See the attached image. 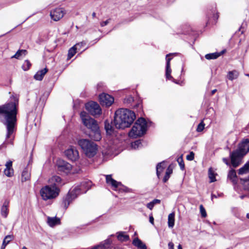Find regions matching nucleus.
Segmentation results:
<instances>
[{"instance_id": "f257e3e1", "label": "nucleus", "mask_w": 249, "mask_h": 249, "mask_svg": "<svg viewBox=\"0 0 249 249\" xmlns=\"http://www.w3.org/2000/svg\"><path fill=\"white\" fill-rule=\"evenodd\" d=\"M136 118L135 113L127 109L120 108L115 113L114 124L116 128L128 127Z\"/></svg>"}, {"instance_id": "f03ea898", "label": "nucleus", "mask_w": 249, "mask_h": 249, "mask_svg": "<svg viewBox=\"0 0 249 249\" xmlns=\"http://www.w3.org/2000/svg\"><path fill=\"white\" fill-rule=\"evenodd\" d=\"M80 117L84 125L90 130L89 137L94 141H100L102 137L97 121L89 116L85 111L81 112Z\"/></svg>"}, {"instance_id": "7ed1b4c3", "label": "nucleus", "mask_w": 249, "mask_h": 249, "mask_svg": "<svg viewBox=\"0 0 249 249\" xmlns=\"http://www.w3.org/2000/svg\"><path fill=\"white\" fill-rule=\"evenodd\" d=\"M249 151V140L243 141L235 151L230 152V156L231 164L234 167H236L241 163L243 156Z\"/></svg>"}, {"instance_id": "20e7f679", "label": "nucleus", "mask_w": 249, "mask_h": 249, "mask_svg": "<svg viewBox=\"0 0 249 249\" xmlns=\"http://www.w3.org/2000/svg\"><path fill=\"white\" fill-rule=\"evenodd\" d=\"M147 127V124L146 120L143 118H139L135 123L129 132V136L133 138L141 137L145 133Z\"/></svg>"}, {"instance_id": "39448f33", "label": "nucleus", "mask_w": 249, "mask_h": 249, "mask_svg": "<svg viewBox=\"0 0 249 249\" xmlns=\"http://www.w3.org/2000/svg\"><path fill=\"white\" fill-rule=\"evenodd\" d=\"M78 144L88 157H92L97 153V144L88 139H82L79 140L78 141Z\"/></svg>"}, {"instance_id": "423d86ee", "label": "nucleus", "mask_w": 249, "mask_h": 249, "mask_svg": "<svg viewBox=\"0 0 249 249\" xmlns=\"http://www.w3.org/2000/svg\"><path fill=\"white\" fill-rule=\"evenodd\" d=\"M40 195L44 200L52 199L56 197L59 193L58 187L46 185L40 190Z\"/></svg>"}, {"instance_id": "0eeeda50", "label": "nucleus", "mask_w": 249, "mask_h": 249, "mask_svg": "<svg viewBox=\"0 0 249 249\" xmlns=\"http://www.w3.org/2000/svg\"><path fill=\"white\" fill-rule=\"evenodd\" d=\"M90 184L91 182L89 181L83 182L80 186H77L73 189L71 190L68 193L71 195L74 199L77 197L78 195L82 193H85L90 188Z\"/></svg>"}, {"instance_id": "6e6552de", "label": "nucleus", "mask_w": 249, "mask_h": 249, "mask_svg": "<svg viewBox=\"0 0 249 249\" xmlns=\"http://www.w3.org/2000/svg\"><path fill=\"white\" fill-rule=\"evenodd\" d=\"M86 109L93 116L99 115L102 113L100 106L96 102H90L85 105Z\"/></svg>"}, {"instance_id": "1a4fd4ad", "label": "nucleus", "mask_w": 249, "mask_h": 249, "mask_svg": "<svg viewBox=\"0 0 249 249\" xmlns=\"http://www.w3.org/2000/svg\"><path fill=\"white\" fill-rule=\"evenodd\" d=\"M56 165L58 171L64 172L65 174L70 173L72 169L71 164L61 159L57 160Z\"/></svg>"}, {"instance_id": "9d476101", "label": "nucleus", "mask_w": 249, "mask_h": 249, "mask_svg": "<svg viewBox=\"0 0 249 249\" xmlns=\"http://www.w3.org/2000/svg\"><path fill=\"white\" fill-rule=\"evenodd\" d=\"M65 14V10L63 8H56L51 11L50 15L52 19L57 21L61 19Z\"/></svg>"}, {"instance_id": "9b49d317", "label": "nucleus", "mask_w": 249, "mask_h": 249, "mask_svg": "<svg viewBox=\"0 0 249 249\" xmlns=\"http://www.w3.org/2000/svg\"><path fill=\"white\" fill-rule=\"evenodd\" d=\"M99 101L103 106L109 107L114 102V98L106 93H102L99 95Z\"/></svg>"}, {"instance_id": "f8f14e48", "label": "nucleus", "mask_w": 249, "mask_h": 249, "mask_svg": "<svg viewBox=\"0 0 249 249\" xmlns=\"http://www.w3.org/2000/svg\"><path fill=\"white\" fill-rule=\"evenodd\" d=\"M65 155L71 160L75 161L79 158V153L74 147H71L65 152Z\"/></svg>"}, {"instance_id": "ddd939ff", "label": "nucleus", "mask_w": 249, "mask_h": 249, "mask_svg": "<svg viewBox=\"0 0 249 249\" xmlns=\"http://www.w3.org/2000/svg\"><path fill=\"white\" fill-rule=\"evenodd\" d=\"M172 54L169 53L166 55V72H165V76L166 78L169 80H172L174 82L177 83L175 81V79L171 75V69L170 67V61L172 59L171 58H168V57L171 55Z\"/></svg>"}, {"instance_id": "4468645a", "label": "nucleus", "mask_w": 249, "mask_h": 249, "mask_svg": "<svg viewBox=\"0 0 249 249\" xmlns=\"http://www.w3.org/2000/svg\"><path fill=\"white\" fill-rule=\"evenodd\" d=\"M106 178L107 183L111 185L115 190H117V189L121 185V182L112 178L111 175H106Z\"/></svg>"}, {"instance_id": "2eb2a0df", "label": "nucleus", "mask_w": 249, "mask_h": 249, "mask_svg": "<svg viewBox=\"0 0 249 249\" xmlns=\"http://www.w3.org/2000/svg\"><path fill=\"white\" fill-rule=\"evenodd\" d=\"M9 204V201L7 200H5L3 202V205L2 206L1 208V214L4 218H6L8 214Z\"/></svg>"}, {"instance_id": "dca6fc26", "label": "nucleus", "mask_w": 249, "mask_h": 249, "mask_svg": "<svg viewBox=\"0 0 249 249\" xmlns=\"http://www.w3.org/2000/svg\"><path fill=\"white\" fill-rule=\"evenodd\" d=\"M61 181L60 177L57 176H53L49 180L50 183L52 184L51 186L56 187L61 184Z\"/></svg>"}, {"instance_id": "f3484780", "label": "nucleus", "mask_w": 249, "mask_h": 249, "mask_svg": "<svg viewBox=\"0 0 249 249\" xmlns=\"http://www.w3.org/2000/svg\"><path fill=\"white\" fill-rule=\"evenodd\" d=\"M74 199L72 198V196L70 195L69 193L67 195V196L63 198L62 205L65 209H67L70 204L72 201Z\"/></svg>"}, {"instance_id": "a211bd4d", "label": "nucleus", "mask_w": 249, "mask_h": 249, "mask_svg": "<svg viewBox=\"0 0 249 249\" xmlns=\"http://www.w3.org/2000/svg\"><path fill=\"white\" fill-rule=\"evenodd\" d=\"M47 223L50 227H53L56 225H59L60 223V220L59 218L55 217H48L47 218Z\"/></svg>"}, {"instance_id": "6ab92c4d", "label": "nucleus", "mask_w": 249, "mask_h": 249, "mask_svg": "<svg viewBox=\"0 0 249 249\" xmlns=\"http://www.w3.org/2000/svg\"><path fill=\"white\" fill-rule=\"evenodd\" d=\"M47 71L48 70L47 68H44L43 70L38 71L34 75L35 79L39 81L42 80L44 76L47 73Z\"/></svg>"}, {"instance_id": "aec40b11", "label": "nucleus", "mask_w": 249, "mask_h": 249, "mask_svg": "<svg viewBox=\"0 0 249 249\" xmlns=\"http://www.w3.org/2000/svg\"><path fill=\"white\" fill-rule=\"evenodd\" d=\"M30 178V172L27 168H25L21 175V181L22 182L27 181Z\"/></svg>"}, {"instance_id": "412c9836", "label": "nucleus", "mask_w": 249, "mask_h": 249, "mask_svg": "<svg viewBox=\"0 0 249 249\" xmlns=\"http://www.w3.org/2000/svg\"><path fill=\"white\" fill-rule=\"evenodd\" d=\"M166 165H165L164 161H162L158 164L157 165L156 170H157V175L159 178H160V174L162 172L163 170L165 168Z\"/></svg>"}, {"instance_id": "4be33fe9", "label": "nucleus", "mask_w": 249, "mask_h": 249, "mask_svg": "<svg viewBox=\"0 0 249 249\" xmlns=\"http://www.w3.org/2000/svg\"><path fill=\"white\" fill-rule=\"evenodd\" d=\"M82 44V43H78L69 49L68 54V59H71L72 56H73L76 53V50L77 49V47L81 45Z\"/></svg>"}, {"instance_id": "5701e85b", "label": "nucleus", "mask_w": 249, "mask_h": 249, "mask_svg": "<svg viewBox=\"0 0 249 249\" xmlns=\"http://www.w3.org/2000/svg\"><path fill=\"white\" fill-rule=\"evenodd\" d=\"M249 173V160L238 170V174L242 175Z\"/></svg>"}, {"instance_id": "b1692460", "label": "nucleus", "mask_w": 249, "mask_h": 249, "mask_svg": "<svg viewBox=\"0 0 249 249\" xmlns=\"http://www.w3.org/2000/svg\"><path fill=\"white\" fill-rule=\"evenodd\" d=\"M133 244L138 248L141 249H146V247L144 244H143L142 241L139 239L138 238H135L133 241Z\"/></svg>"}, {"instance_id": "393cba45", "label": "nucleus", "mask_w": 249, "mask_h": 249, "mask_svg": "<svg viewBox=\"0 0 249 249\" xmlns=\"http://www.w3.org/2000/svg\"><path fill=\"white\" fill-rule=\"evenodd\" d=\"M105 128L108 134L111 135L113 132V127L107 120L105 122Z\"/></svg>"}, {"instance_id": "a878e982", "label": "nucleus", "mask_w": 249, "mask_h": 249, "mask_svg": "<svg viewBox=\"0 0 249 249\" xmlns=\"http://www.w3.org/2000/svg\"><path fill=\"white\" fill-rule=\"evenodd\" d=\"M238 76L239 72L235 70L229 71L227 75L228 78L231 81L237 79Z\"/></svg>"}, {"instance_id": "bb28decb", "label": "nucleus", "mask_w": 249, "mask_h": 249, "mask_svg": "<svg viewBox=\"0 0 249 249\" xmlns=\"http://www.w3.org/2000/svg\"><path fill=\"white\" fill-rule=\"evenodd\" d=\"M228 177L230 180H231L233 183H236L237 176L234 170H231L230 171L228 175Z\"/></svg>"}, {"instance_id": "cd10ccee", "label": "nucleus", "mask_w": 249, "mask_h": 249, "mask_svg": "<svg viewBox=\"0 0 249 249\" xmlns=\"http://www.w3.org/2000/svg\"><path fill=\"white\" fill-rule=\"evenodd\" d=\"M175 224V214L171 213L168 216V225L169 228H173Z\"/></svg>"}, {"instance_id": "c85d7f7f", "label": "nucleus", "mask_w": 249, "mask_h": 249, "mask_svg": "<svg viewBox=\"0 0 249 249\" xmlns=\"http://www.w3.org/2000/svg\"><path fill=\"white\" fill-rule=\"evenodd\" d=\"M117 238L121 241H126L128 240L129 236L125 234L124 232L121 231L118 233Z\"/></svg>"}, {"instance_id": "c756f323", "label": "nucleus", "mask_w": 249, "mask_h": 249, "mask_svg": "<svg viewBox=\"0 0 249 249\" xmlns=\"http://www.w3.org/2000/svg\"><path fill=\"white\" fill-rule=\"evenodd\" d=\"M13 239H14V237H13V235H8L6 236L3 241L2 245L1 246V249H4L5 248L6 246L11 241H12Z\"/></svg>"}, {"instance_id": "7c9ffc66", "label": "nucleus", "mask_w": 249, "mask_h": 249, "mask_svg": "<svg viewBox=\"0 0 249 249\" xmlns=\"http://www.w3.org/2000/svg\"><path fill=\"white\" fill-rule=\"evenodd\" d=\"M220 55L221 53H214L206 54L205 57L208 60L214 59H216Z\"/></svg>"}, {"instance_id": "2f4dec72", "label": "nucleus", "mask_w": 249, "mask_h": 249, "mask_svg": "<svg viewBox=\"0 0 249 249\" xmlns=\"http://www.w3.org/2000/svg\"><path fill=\"white\" fill-rule=\"evenodd\" d=\"M27 53L26 50H19L17 53L12 56V58H15L16 59H19L20 57L22 55H25Z\"/></svg>"}, {"instance_id": "473e14b6", "label": "nucleus", "mask_w": 249, "mask_h": 249, "mask_svg": "<svg viewBox=\"0 0 249 249\" xmlns=\"http://www.w3.org/2000/svg\"><path fill=\"white\" fill-rule=\"evenodd\" d=\"M242 183L244 186V188L249 191V178H240Z\"/></svg>"}, {"instance_id": "72a5a7b5", "label": "nucleus", "mask_w": 249, "mask_h": 249, "mask_svg": "<svg viewBox=\"0 0 249 249\" xmlns=\"http://www.w3.org/2000/svg\"><path fill=\"white\" fill-rule=\"evenodd\" d=\"M215 174L214 173V171L213 170L212 168H209V178L210 179V182H213L216 181Z\"/></svg>"}, {"instance_id": "f704fd0d", "label": "nucleus", "mask_w": 249, "mask_h": 249, "mask_svg": "<svg viewBox=\"0 0 249 249\" xmlns=\"http://www.w3.org/2000/svg\"><path fill=\"white\" fill-rule=\"evenodd\" d=\"M4 173L6 176L10 177L13 175L14 170L13 168H5Z\"/></svg>"}, {"instance_id": "c9c22d12", "label": "nucleus", "mask_w": 249, "mask_h": 249, "mask_svg": "<svg viewBox=\"0 0 249 249\" xmlns=\"http://www.w3.org/2000/svg\"><path fill=\"white\" fill-rule=\"evenodd\" d=\"M31 66V64L30 61L28 60H26L22 65V69L24 71H27L30 69Z\"/></svg>"}, {"instance_id": "e433bc0d", "label": "nucleus", "mask_w": 249, "mask_h": 249, "mask_svg": "<svg viewBox=\"0 0 249 249\" xmlns=\"http://www.w3.org/2000/svg\"><path fill=\"white\" fill-rule=\"evenodd\" d=\"M141 145H142V143H141V141L138 140V141H136L135 142H134L131 143V147L133 149H137V148H139L141 146Z\"/></svg>"}, {"instance_id": "4c0bfd02", "label": "nucleus", "mask_w": 249, "mask_h": 249, "mask_svg": "<svg viewBox=\"0 0 249 249\" xmlns=\"http://www.w3.org/2000/svg\"><path fill=\"white\" fill-rule=\"evenodd\" d=\"M199 209L201 216L202 217H206L207 216V213L203 206L202 205H200L199 206Z\"/></svg>"}, {"instance_id": "58836bf2", "label": "nucleus", "mask_w": 249, "mask_h": 249, "mask_svg": "<svg viewBox=\"0 0 249 249\" xmlns=\"http://www.w3.org/2000/svg\"><path fill=\"white\" fill-rule=\"evenodd\" d=\"M205 124L203 122H201L200 123L198 124L197 125L196 131L197 132H201L204 128Z\"/></svg>"}, {"instance_id": "ea45409f", "label": "nucleus", "mask_w": 249, "mask_h": 249, "mask_svg": "<svg viewBox=\"0 0 249 249\" xmlns=\"http://www.w3.org/2000/svg\"><path fill=\"white\" fill-rule=\"evenodd\" d=\"M195 154L193 152H190L189 154L186 156V159L187 160L191 161L194 159Z\"/></svg>"}, {"instance_id": "a19ab883", "label": "nucleus", "mask_w": 249, "mask_h": 249, "mask_svg": "<svg viewBox=\"0 0 249 249\" xmlns=\"http://www.w3.org/2000/svg\"><path fill=\"white\" fill-rule=\"evenodd\" d=\"M133 101V98L131 96H129L124 99V103L130 104Z\"/></svg>"}, {"instance_id": "79ce46f5", "label": "nucleus", "mask_w": 249, "mask_h": 249, "mask_svg": "<svg viewBox=\"0 0 249 249\" xmlns=\"http://www.w3.org/2000/svg\"><path fill=\"white\" fill-rule=\"evenodd\" d=\"M178 161L179 163L181 169L183 170L184 168V164L183 163L182 158H178Z\"/></svg>"}, {"instance_id": "37998d69", "label": "nucleus", "mask_w": 249, "mask_h": 249, "mask_svg": "<svg viewBox=\"0 0 249 249\" xmlns=\"http://www.w3.org/2000/svg\"><path fill=\"white\" fill-rule=\"evenodd\" d=\"M169 249H174V244L172 242H169L168 244ZM178 249H182V246L180 244H179L178 247Z\"/></svg>"}, {"instance_id": "c03bdc74", "label": "nucleus", "mask_w": 249, "mask_h": 249, "mask_svg": "<svg viewBox=\"0 0 249 249\" xmlns=\"http://www.w3.org/2000/svg\"><path fill=\"white\" fill-rule=\"evenodd\" d=\"M6 168H12V162L11 161H9L6 162Z\"/></svg>"}, {"instance_id": "a18cd8bd", "label": "nucleus", "mask_w": 249, "mask_h": 249, "mask_svg": "<svg viewBox=\"0 0 249 249\" xmlns=\"http://www.w3.org/2000/svg\"><path fill=\"white\" fill-rule=\"evenodd\" d=\"M146 206L150 210H152L153 208L154 205H153V204L152 202H150L147 204Z\"/></svg>"}, {"instance_id": "49530a36", "label": "nucleus", "mask_w": 249, "mask_h": 249, "mask_svg": "<svg viewBox=\"0 0 249 249\" xmlns=\"http://www.w3.org/2000/svg\"><path fill=\"white\" fill-rule=\"evenodd\" d=\"M109 19H108V20H107L106 21L101 22L100 23V25L102 27H104V26L107 25L109 23Z\"/></svg>"}, {"instance_id": "de8ad7c7", "label": "nucleus", "mask_w": 249, "mask_h": 249, "mask_svg": "<svg viewBox=\"0 0 249 249\" xmlns=\"http://www.w3.org/2000/svg\"><path fill=\"white\" fill-rule=\"evenodd\" d=\"M169 178H170V176L165 174V175L163 178V181L164 182H166L168 180Z\"/></svg>"}, {"instance_id": "09e8293b", "label": "nucleus", "mask_w": 249, "mask_h": 249, "mask_svg": "<svg viewBox=\"0 0 249 249\" xmlns=\"http://www.w3.org/2000/svg\"><path fill=\"white\" fill-rule=\"evenodd\" d=\"M172 169L169 167L167 169L165 174L170 176L172 173Z\"/></svg>"}, {"instance_id": "8fccbe9b", "label": "nucleus", "mask_w": 249, "mask_h": 249, "mask_svg": "<svg viewBox=\"0 0 249 249\" xmlns=\"http://www.w3.org/2000/svg\"><path fill=\"white\" fill-rule=\"evenodd\" d=\"M153 205H155L156 204H159L160 202V200L157 199H154L152 201H151Z\"/></svg>"}, {"instance_id": "3c124183", "label": "nucleus", "mask_w": 249, "mask_h": 249, "mask_svg": "<svg viewBox=\"0 0 249 249\" xmlns=\"http://www.w3.org/2000/svg\"><path fill=\"white\" fill-rule=\"evenodd\" d=\"M222 160H223V162L225 164H226L227 165H230V162H229L228 159L224 158H223Z\"/></svg>"}, {"instance_id": "603ef678", "label": "nucleus", "mask_w": 249, "mask_h": 249, "mask_svg": "<svg viewBox=\"0 0 249 249\" xmlns=\"http://www.w3.org/2000/svg\"><path fill=\"white\" fill-rule=\"evenodd\" d=\"M154 217L152 215H150L149 216V222L152 224L154 225Z\"/></svg>"}, {"instance_id": "864d4df0", "label": "nucleus", "mask_w": 249, "mask_h": 249, "mask_svg": "<svg viewBox=\"0 0 249 249\" xmlns=\"http://www.w3.org/2000/svg\"><path fill=\"white\" fill-rule=\"evenodd\" d=\"M217 91V90L216 89H214L212 91H211V95H213L215 92L216 91Z\"/></svg>"}, {"instance_id": "5fc2aeb1", "label": "nucleus", "mask_w": 249, "mask_h": 249, "mask_svg": "<svg viewBox=\"0 0 249 249\" xmlns=\"http://www.w3.org/2000/svg\"><path fill=\"white\" fill-rule=\"evenodd\" d=\"M92 17L93 18H95V17H96V13L95 12H93L92 14Z\"/></svg>"}, {"instance_id": "6e6d98bb", "label": "nucleus", "mask_w": 249, "mask_h": 249, "mask_svg": "<svg viewBox=\"0 0 249 249\" xmlns=\"http://www.w3.org/2000/svg\"><path fill=\"white\" fill-rule=\"evenodd\" d=\"M242 27L241 26L239 29V31H241L242 33H244V30H242Z\"/></svg>"}, {"instance_id": "4d7b16f0", "label": "nucleus", "mask_w": 249, "mask_h": 249, "mask_svg": "<svg viewBox=\"0 0 249 249\" xmlns=\"http://www.w3.org/2000/svg\"><path fill=\"white\" fill-rule=\"evenodd\" d=\"M213 197L216 198V196L214 195H212V199H213Z\"/></svg>"}, {"instance_id": "13d9d810", "label": "nucleus", "mask_w": 249, "mask_h": 249, "mask_svg": "<svg viewBox=\"0 0 249 249\" xmlns=\"http://www.w3.org/2000/svg\"><path fill=\"white\" fill-rule=\"evenodd\" d=\"M240 197V198L241 199H243L245 197V195H242Z\"/></svg>"}, {"instance_id": "bf43d9fd", "label": "nucleus", "mask_w": 249, "mask_h": 249, "mask_svg": "<svg viewBox=\"0 0 249 249\" xmlns=\"http://www.w3.org/2000/svg\"><path fill=\"white\" fill-rule=\"evenodd\" d=\"M225 52V50H223L222 51H221L220 53H221V55L224 52Z\"/></svg>"}, {"instance_id": "052dcab7", "label": "nucleus", "mask_w": 249, "mask_h": 249, "mask_svg": "<svg viewBox=\"0 0 249 249\" xmlns=\"http://www.w3.org/2000/svg\"><path fill=\"white\" fill-rule=\"evenodd\" d=\"M247 217L249 219V213L247 214Z\"/></svg>"}, {"instance_id": "680f3d73", "label": "nucleus", "mask_w": 249, "mask_h": 249, "mask_svg": "<svg viewBox=\"0 0 249 249\" xmlns=\"http://www.w3.org/2000/svg\"><path fill=\"white\" fill-rule=\"evenodd\" d=\"M22 249H28L26 247H23Z\"/></svg>"}, {"instance_id": "e2e57ef3", "label": "nucleus", "mask_w": 249, "mask_h": 249, "mask_svg": "<svg viewBox=\"0 0 249 249\" xmlns=\"http://www.w3.org/2000/svg\"><path fill=\"white\" fill-rule=\"evenodd\" d=\"M245 75L249 77V74H245Z\"/></svg>"}, {"instance_id": "0e129e2a", "label": "nucleus", "mask_w": 249, "mask_h": 249, "mask_svg": "<svg viewBox=\"0 0 249 249\" xmlns=\"http://www.w3.org/2000/svg\"><path fill=\"white\" fill-rule=\"evenodd\" d=\"M127 189V188H125V189H124V191H126Z\"/></svg>"}]
</instances>
